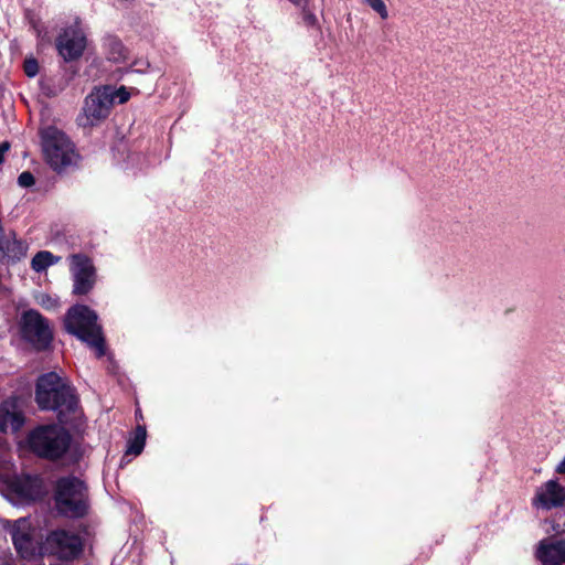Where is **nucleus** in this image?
Segmentation results:
<instances>
[{"label":"nucleus","instance_id":"5","mask_svg":"<svg viewBox=\"0 0 565 565\" xmlns=\"http://www.w3.org/2000/svg\"><path fill=\"white\" fill-rule=\"evenodd\" d=\"M42 148L46 162L55 171L71 166L76 158L72 141L55 127H47L43 130Z\"/></svg>","mask_w":565,"mask_h":565},{"label":"nucleus","instance_id":"24","mask_svg":"<svg viewBox=\"0 0 565 565\" xmlns=\"http://www.w3.org/2000/svg\"><path fill=\"white\" fill-rule=\"evenodd\" d=\"M40 303L46 309H54L57 307V301L49 296H43Z\"/></svg>","mask_w":565,"mask_h":565},{"label":"nucleus","instance_id":"11","mask_svg":"<svg viewBox=\"0 0 565 565\" xmlns=\"http://www.w3.org/2000/svg\"><path fill=\"white\" fill-rule=\"evenodd\" d=\"M535 508L551 510L554 508H562L565 505V489L557 480H548L536 490L535 497L532 500Z\"/></svg>","mask_w":565,"mask_h":565},{"label":"nucleus","instance_id":"16","mask_svg":"<svg viewBox=\"0 0 565 565\" xmlns=\"http://www.w3.org/2000/svg\"><path fill=\"white\" fill-rule=\"evenodd\" d=\"M61 257L54 256L49 250H41L34 255V257L31 260V268L36 271L41 273L45 270L47 267L57 264L60 262Z\"/></svg>","mask_w":565,"mask_h":565},{"label":"nucleus","instance_id":"12","mask_svg":"<svg viewBox=\"0 0 565 565\" xmlns=\"http://www.w3.org/2000/svg\"><path fill=\"white\" fill-rule=\"evenodd\" d=\"M535 557L542 565L565 564V540L555 537L541 540L535 548Z\"/></svg>","mask_w":565,"mask_h":565},{"label":"nucleus","instance_id":"26","mask_svg":"<svg viewBox=\"0 0 565 565\" xmlns=\"http://www.w3.org/2000/svg\"><path fill=\"white\" fill-rule=\"evenodd\" d=\"M556 472L557 473H561V475H564L565 473V457L563 458V460L557 465L556 467Z\"/></svg>","mask_w":565,"mask_h":565},{"label":"nucleus","instance_id":"22","mask_svg":"<svg viewBox=\"0 0 565 565\" xmlns=\"http://www.w3.org/2000/svg\"><path fill=\"white\" fill-rule=\"evenodd\" d=\"M34 183L35 179L33 174L29 171H24L18 177V184L22 188L32 186Z\"/></svg>","mask_w":565,"mask_h":565},{"label":"nucleus","instance_id":"2","mask_svg":"<svg viewBox=\"0 0 565 565\" xmlns=\"http://www.w3.org/2000/svg\"><path fill=\"white\" fill-rule=\"evenodd\" d=\"M64 328L94 350L97 358L105 355V338L96 311L85 305L72 306L64 317Z\"/></svg>","mask_w":565,"mask_h":565},{"label":"nucleus","instance_id":"15","mask_svg":"<svg viewBox=\"0 0 565 565\" xmlns=\"http://www.w3.org/2000/svg\"><path fill=\"white\" fill-rule=\"evenodd\" d=\"M0 250L10 258L20 259L26 253V245L22 241H18L15 238H1Z\"/></svg>","mask_w":565,"mask_h":565},{"label":"nucleus","instance_id":"4","mask_svg":"<svg viewBox=\"0 0 565 565\" xmlns=\"http://www.w3.org/2000/svg\"><path fill=\"white\" fill-rule=\"evenodd\" d=\"M54 500L57 511L64 516L78 519L88 513V489L76 477H62L56 481Z\"/></svg>","mask_w":565,"mask_h":565},{"label":"nucleus","instance_id":"9","mask_svg":"<svg viewBox=\"0 0 565 565\" xmlns=\"http://www.w3.org/2000/svg\"><path fill=\"white\" fill-rule=\"evenodd\" d=\"M46 548L60 558L71 559L81 554L83 543L77 534L57 530L46 537Z\"/></svg>","mask_w":565,"mask_h":565},{"label":"nucleus","instance_id":"6","mask_svg":"<svg viewBox=\"0 0 565 565\" xmlns=\"http://www.w3.org/2000/svg\"><path fill=\"white\" fill-rule=\"evenodd\" d=\"M67 260L73 281L72 294L75 296L89 294L97 281V273L93 260L82 253L70 255Z\"/></svg>","mask_w":565,"mask_h":565},{"label":"nucleus","instance_id":"17","mask_svg":"<svg viewBox=\"0 0 565 565\" xmlns=\"http://www.w3.org/2000/svg\"><path fill=\"white\" fill-rule=\"evenodd\" d=\"M146 428L142 426H137L134 433V437L128 441L126 455H140L146 444Z\"/></svg>","mask_w":565,"mask_h":565},{"label":"nucleus","instance_id":"14","mask_svg":"<svg viewBox=\"0 0 565 565\" xmlns=\"http://www.w3.org/2000/svg\"><path fill=\"white\" fill-rule=\"evenodd\" d=\"M24 424V417L13 402L6 401L0 406V431H18Z\"/></svg>","mask_w":565,"mask_h":565},{"label":"nucleus","instance_id":"1","mask_svg":"<svg viewBox=\"0 0 565 565\" xmlns=\"http://www.w3.org/2000/svg\"><path fill=\"white\" fill-rule=\"evenodd\" d=\"M35 401L41 409L56 412L62 424L70 423L71 415L75 414L78 407L74 388L55 372L43 374L38 379Z\"/></svg>","mask_w":565,"mask_h":565},{"label":"nucleus","instance_id":"21","mask_svg":"<svg viewBox=\"0 0 565 565\" xmlns=\"http://www.w3.org/2000/svg\"><path fill=\"white\" fill-rule=\"evenodd\" d=\"M23 67H24V73L29 77H34L39 73V64L35 58H26L24 61Z\"/></svg>","mask_w":565,"mask_h":565},{"label":"nucleus","instance_id":"8","mask_svg":"<svg viewBox=\"0 0 565 565\" xmlns=\"http://www.w3.org/2000/svg\"><path fill=\"white\" fill-rule=\"evenodd\" d=\"M86 47V35L78 21L65 28L56 39V49L65 62L79 58Z\"/></svg>","mask_w":565,"mask_h":565},{"label":"nucleus","instance_id":"18","mask_svg":"<svg viewBox=\"0 0 565 565\" xmlns=\"http://www.w3.org/2000/svg\"><path fill=\"white\" fill-rule=\"evenodd\" d=\"M108 60L115 63H119L126 60V49L122 43L118 40L111 39L108 41Z\"/></svg>","mask_w":565,"mask_h":565},{"label":"nucleus","instance_id":"13","mask_svg":"<svg viewBox=\"0 0 565 565\" xmlns=\"http://www.w3.org/2000/svg\"><path fill=\"white\" fill-rule=\"evenodd\" d=\"M11 535L14 547L21 557L29 558L36 553L38 543L33 539L25 519L15 521Z\"/></svg>","mask_w":565,"mask_h":565},{"label":"nucleus","instance_id":"19","mask_svg":"<svg viewBox=\"0 0 565 565\" xmlns=\"http://www.w3.org/2000/svg\"><path fill=\"white\" fill-rule=\"evenodd\" d=\"M365 4L372 8L382 19L388 18V11L383 0H362Z\"/></svg>","mask_w":565,"mask_h":565},{"label":"nucleus","instance_id":"25","mask_svg":"<svg viewBox=\"0 0 565 565\" xmlns=\"http://www.w3.org/2000/svg\"><path fill=\"white\" fill-rule=\"evenodd\" d=\"M10 149V143L4 141L0 143V164L3 162L4 153Z\"/></svg>","mask_w":565,"mask_h":565},{"label":"nucleus","instance_id":"23","mask_svg":"<svg viewBox=\"0 0 565 565\" xmlns=\"http://www.w3.org/2000/svg\"><path fill=\"white\" fill-rule=\"evenodd\" d=\"M302 20L307 26H315L318 23V19L315 13L309 10L302 11Z\"/></svg>","mask_w":565,"mask_h":565},{"label":"nucleus","instance_id":"20","mask_svg":"<svg viewBox=\"0 0 565 565\" xmlns=\"http://www.w3.org/2000/svg\"><path fill=\"white\" fill-rule=\"evenodd\" d=\"M130 97L129 92L126 89V87L121 86L118 89H115L111 87V104L115 103L124 104L126 103Z\"/></svg>","mask_w":565,"mask_h":565},{"label":"nucleus","instance_id":"7","mask_svg":"<svg viewBox=\"0 0 565 565\" xmlns=\"http://www.w3.org/2000/svg\"><path fill=\"white\" fill-rule=\"evenodd\" d=\"M21 331L23 338L38 349H46L53 339L49 321L39 311L33 309L23 312Z\"/></svg>","mask_w":565,"mask_h":565},{"label":"nucleus","instance_id":"3","mask_svg":"<svg viewBox=\"0 0 565 565\" xmlns=\"http://www.w3.org/2000/svg\"><path fill=\"white\" fill-rule=\"evenodd\" d=\"M72 436L57 424L40 425L28 435V445L36 456L50 460L62 458L68 450Z\"/></svg>","mask_w":565,"mask_h":565},{"label":"nucleus","instance_id":"10","mask_svg":"<svg viewBox=\"0 0 565 565\" xmlns=\"http://www.w3.org/2000/svg\"><path fill=\"white\" fill-rule=\"evenodd\" d=\"M111 106V86H104L86 97L84 113L90 125H94L108 116Z\"/></svg>","mask_w":565,"mask_h":565}]
</instances>
